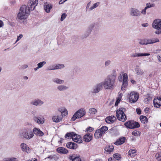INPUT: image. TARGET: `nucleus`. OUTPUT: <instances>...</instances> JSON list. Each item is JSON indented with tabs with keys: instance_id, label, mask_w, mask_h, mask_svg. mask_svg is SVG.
I'll use <instances>...</instances> for the list:
<instances>
[{
	"instance_id": "obj_1",
	"label": "nucleus",
	"mask_w": 161,
	"mask_h": 161,
	"mask_svg": "<svg viewBox=\"0 0 161 161\" xmlns=\"http://www.w3.org/2000/svg\"><path fill=\"white\" fill-rule=\"evenodd\" d=\"M116 75L115 74L108 75L104 81L97 83L92 88V92L97 93L102 90L103 87L105 90H112L116 85Z\"/></svg>"
},
{
	"instance_id": "obj_2",
	"label": "nucleus",
	"mask_w": 161,
	"mask_h": 161,
	"mask_svg": "<svg viewBox=\"0 0 161 161\" xmlns=\"http://www.w3.org/2000/svg\"><path fill=\"white\" fill-rule=\"evenodd\" d=\"M38 3L37 0H30L27 3V6L25 5H23L17 14V20L20 23L23 22L27 17V14L29 15L30 11L34 10Z\"/></svg>"
},
{
	"instance_id": "obj_3",
	"label": "nucleus",
	"mask_w": 161,
	"mask_h": 161,
	"mask_svg": "<svg viewBox=\"0 0 161 161\" xmlns=\"http://www.w3.org/2000/svg\"><path fill=\"white\" fill-rule=\"evenodd\" d=\"M65 137L68 139L71 138L74 142L78 143H81L82 142L80 136L73 132L67 133L65 136Z\"/></svg>"
},
{
	"instance_id": "obj_4",
	"label": "nucleus",
	"mask_w": 161,
	"mask_h": 161,
	"mask_svg": "<svg viewBox=\"0 0 161 161\" xmlns=\"http://www.w3.org/2000/svg\"><path fill=\"white\" fill-rule=\"evenodd\" d=\"M125 109L124 108H120L116 111V117L117 119L121 121H125L126 119V117L124 113L125 111Z\"/></svg>"
},
{
	"instance_id": "obj_5",
	"label": "nucleus",
	"mask_w": 161,
	"mask_h": 161,
	"mask_svg": "<svg viewBox=\"0 0 161 161\" xmlns=\"http://www.w3.org/2000/svg\"><path fill=\"white\" fill-rule=\"evenodd\" d=\"M86 112L84 108H80L76 111L71 119V121H74L76 119L80 118L85 115Z\"/></svg>"
},
{
	"instance_id": "obj_6",
	"label": "nucleus",
	"mask_w": 161,
	"mask_h": 161,
	"mask_svg": "<svg viewBox=\"0 0 161 161\" xmlns=\"http://www.w3.org/2000/svg\"><path fill=\"white\" fill-rule=\"evenodd\" d=\"M152 26L158 30L155 31V33L157 34H161V20L156 19L154 20L153 24Z\"/></svg>"
},
{
	"instance_id": "obj_7",
	"label": "nucleus",
	"mask_w": 161,
	"mask_h": 161,
	"mask_svg": "<svg viewBox=\"0 0 161 161\" xmlns=\"http://www.w3.org/2000/svg\"><path fill=\"white\" fill-rule=\"evenodd\" d=\"M159 40L158 38L144 39L140 40L139 43L141 45H147L159 42Z\"/></svg>"
},
{
	"instance_id": "obj_8",
	"label": "nucleus",
	"mask_w": 161,
	"mask_h": 161,
	"mask_svg": "<svg viewBox=\"0 0 161 161\" xmlns=\"http://www.w3.org/2000/svg\"><path fill=\"white\" fill-rule=\"evenodd\" d=\"M125 126L130 129H134L140 127L139 123L133 120H129L125 123Z\"/></svg>"
},
{
	"instance_id": "obj_9",
	"label": "nucleus",
	"mask_w": 161,
	"mask_h": 161,
	"mask_svg": "<svg viewBox=\"0 0 161 161\" xmlns=\"http://www.w3.org/2000/svg\"><path fill=\"white\" fill-rule=\"evenodd\" d=\"M139 97V94L137 92H131L129 97V101L131 103H135L138 100Z\"/></svg>"
},
{
	"instance_id": "obj_10",
	"label": "nucleus",
	"mask_w": 161,
	"mask_h": 161,
	"mask_svg": "<svg viewBox=\"0 0 161 161\" xmlns=\"http://www.w3.org/2000/svg\"><path fill=\"white\" fill-rule=\"evenodd\" d=\"M130 15L132 16L139 17L141 15L140 11L134 8H131L130 9Z\"/></svg>"
},
{
	"instance_id": "obj_11",
	"label": "nucleus",
	"mask_w": 161,
	"mask_h": 161,
	"mask_svg": "<svg viewBox=\"0 0 161 161\" xmlns=\"http://www.w3.org/2000/svg\"><path fill=\"white\" fill-rule=\"evenodd\" d=\"M44 103V102L38 98L35 99L31 101L30 103V104L36 106H40Z\"/></svg>"
},
{
	"instance_id": "obj_12",
	"label": "nucleus",
	"mask_w": 161,
	"mask_h": 161,
	"mask_svg": "<svg viewBox=\"0 0 161 161\" xmlns=\"http://www.w3.org/2000/svg\"><path fill=\"white\" fill-rule=\"evenodd\" d=\"M20 135L26 139H30L34 136L33 131H22Z\"/></svg>"
},
{
	"instance_id": "obj_13",
	"label": "nucleus",
	"mask_w": 161,
	"mask_h": 161,
	"mask_svg": "<svg viewBox=\"0 0 161 161\" xmlns=\"http://www.w3.org/2000/svg\"><path fill=\"white\" fill-rule=\"evenodd\" d=\"M33 120L39 125L43 124L45 121V119L43 116L41 117L40 116H34L33 118Z\"/></svg>"
},
{
	"instance_id": "obj_14",
	"label": "nucleus",
	"mask_w": 161,
	"mask_h": 161,
	"mask_svg": "<svg viewBox=\"0 0 161 161\" xmlns=\"http://www.w3.org/2000/svg\"><path fill=\"white\" fill-rule=\"evenodd\" d=\"M128 77L126 73L124 74L123 79V84L122 86V90H124L123 88H125L128 85Z\"/></svg>"
},
{
	"instance_id": "obj_15",
	"label": "nucleus",
	"mask_w": 161,
	"mask_h": 161,
	"mask_svg": "<svg viewBox=\"0 0 161 161\" xmlns=\"http://www.w3.org/2000/svg\"><path fill=\"white\" fill-rule=\"evenodd\" d=\"M66 146L68 148L74 150L78 147V145L76 143L71 142H67L66 144Z\"/></svg>"
},
{
	"instance_id": "obj_16",
	"label": "nucleus",
	"mask_w": 161,
	"mask_h": 161,
	"mask_svg": "<svg viewBox=\"0 0 161 161\" xmlns=\"http://www.w3.org/2000/svg\"><path fill=\"white\" fill-rule=\"evenodd\" d=\"M154 106L156 108H159L161 105V98H155L153 101Z\"/></svg>"
},
{
	"instance_id": "obj_17",
	"label": "nucleus",
	"mask_w": 161,
	"mask_h": 161,
	"mask_svg": "<svg viewBox=\"0 0 161 161\" xmlns=\"http://www.w3.org/2000/svg\"><path fill=\"white\" fill-rule=\"evenodd\" d=\"M58 153L61 154H66L69 152L68 150L65 148L60 147L57 149Z\"/></svg>"
},
{
	"instance_id": "obj_18",
	"label": "nucleus",
	"mask_w": 161,
	"mask_h": 161,
	"mask_svg": "<svg viewBox=\"0 0 161 161\" xmlns=\"http://www.w3.org/2000/svg\"><path fill=\"white\" fill-rule=\"evenodd\" d=\"M114 149V147L113 145H107L105 148V152L107 154H110L113 152Z\"/></svg>"
},
{
	"instance_id": "obj_19",
	"label": "nucleus",
	"mask_w": 161,
	"mask_h": 161,
	"mask_svg": "<svg viewBox=\"0 0 161 161\" xmlns=\"http://www.w3.org/2000/svg\"><path fill=\"white\" fill-rule=\"evenodd\" d=\"M21 148L23 151H25L27 153L30 152L31 149L27 147V145L24 143H22L20 145Z\"/></svg>"
},
{
	"instance_id": "obj_20",
	"label": "nucleus",
	"mask_w": 161,
	"mask_h": 161,
	"mask_svg": "<svg viewBox=\"0 0 161 161\" xmlns=\"http://www.w3.org/2000/svg\"><path fill=\"white\" fill-rule=\"evenodd\" d=\"M84 141L86 142H88L92 139V136L90 134H86L83 137Z\"/></svg>"
},
{
	"instance_id": "obj_21",
	"label": "nucleus",
	"mask_w": 161,
	"mask_h": 161,
	"mask_svg": "<svg viewBox=\"0 0 161 161\" xmlns=\"http://www.w3.org/2000/svg\"><path fill=\"white\" fill-rule=\"evenodd\" d=\"M116 120V118L114 116L108 117L106 118L105 120L108 123L111 124L114 121Z\"/></svg>"
},
{
	"instance_id": "obj_22",
	"label": "nucleus",
	"mask_w": 161,
	"mask_h": 161,
	"mask_svg": "<svg viewBox=\"0 0 161 161\" xmlns=\"http://www.w3.org/2000/svg\"><path fill=\"white\" fill-rule=\"evenodd\" d=\"M125 140L126 138L125 137L120 138L114 143V144L117 146L121 145L125 142Z\"/></svg>"
},
{
	"instance_id": "obj_23",
	"label": "nucleus",
	"mask_w": 161,
	"mask_h": 161,
	"mask_svg": "<svg viewBox=\"0 0 161 161\" xmlns=\"http://www.w3.org/2000/svg\"><path fill=\"white\" fill-rule=\"evenodd\" d=\"M52 81L55 83L61 85L64 83V80H61L58 78H55L52 79Z\"/></svg>"
},
{
	"instance_id": "obj_24",
	"label": "nucleus",
	"mask_w": 161,
	"mask_h": 161,
	"mask_svg": "<svg viewBox=\"0 0 161 161\" xmlns=\"http://www.w3.org/2000/svg\"><path fill=\"white\" fill-rule=\"evenodd\" d=\"M69 88L68 87L62 85H60L57 87V89L59 91H64Z\"/></svg>"
},
{
	"instance_id": "obj_25",
	"label": "nucleus",
	"mask_w": 161,
	"mask_h": 161,
	"mask_svg": "<svg viewBox=\"0 0 161 161\" xmlns=\"http://www.w3.org/2000/svg\"><path fill=\"white\" fill-rule=\"evenodd\" d=\"M150 54L149 53H135L132 56L134 57L146 56L150 55Z\"/></svg>"
},
{
	"instance_id": "obj_26",
	"label": "nucleus",
	"mask_w": 161,
	"mask_h": 161,
	"mask_svg": "<svg viewBox=\"0 0 161 161\" xmlns=\"http://www.w3.org/2000/svg\"><path fill=\"white\" fill-rule=\"evenodd\" d=\"M62 119V118L59 117L57 114H56V115L53 116L52 118L53 121L56 123H58L60 122Z\"/></svg>"
},
{
	"instance_id": "obj_27",
	"label": "nucleus",
	"mask_w": 161,
	"mask_h": 161,
	"mask_svg": "<svg viewBox=\"0 0 161 161\" xmlns=\"http://www.w3.org/2000/svg\"><path fill=\"white\" fill-rule=\"evenodd\" d=\"M135 70L138 75H142L144 74L143 70L137 66L135 68Z\"/></svg>"
},
{
	"instance_id": "obj_28",
	"label": "nucleus",
	"mask_w": 161,
	"mask_h": 161,
	"mask_svg": "<svg viewBox=\"0 0 161 161\" xmlns=\"http://www.w3.org/2000/svg\"><path fill=\"white\" fill-rule=\"evenodd\" d=\"M105 131H95L94 134V136L96 139L101 138L103 134L105 133Z\"/></svg>"
},
{
	"instance_id": "obj_29",
	"label": "nucleus",
	"mask_w": 161,
	"mask_h": 161,
	"mask_svg": "<svg viewBox=\"0 0 161 161\" xmlns=\"http://www.w3.org/2000/svg\"><path fill=\"white\" fill-rule=\"evenodd\" d=\"M44 8L45 10L47 13H49L50 11V9L52 8V6L51 4H45L44 6Z\"/></svg>"
},
{
	"instance_id": "obj_30",
	"label": "nucleus",
	"mask_w": 161,
	"mask_h": 161,
	"mask_svg": "<svg viewBox=\"0 0 161 161\" xmlns=\"http://www.w3.org/2000/svg\"><path fill=\"white\" fill-rule=\"evenodd\" d=\"M64 67V65L63 64H58L56 65L54 67L53 69H49L48 68V70H51L52 69H61L62 68H63Z\"/></svg>"
},
{
	"instance_id": "obj_31",
	"label": "nucleus",
	"mask_w": 161,
	"mask_h": 161,
	"mask_svg": "<svg viewBox=\"0 0 161 161\" xmlns=\"http://www.w3.org/2000/svg\"><path fill=\"white\" fill-rule=\"evenodd\" d=\"M128 155L131 157H134L136 155V151L135 149H130L128 152Z\"/></svg>"
},
{
	"instance_id": "obj_32",
	"label": "nucleus",
	"mask_w": 161,
	"mask_h": 161,
	"mask_svg": "<svg viewBox=\"0 0 161 161\" xmlns=\"http://www.w3.org/2000/svg\"><path fill=\"white\" fill-rule=\"evenodd\" d=\"M140 120L142 123L145 124L147 123V119L145 116L141 115L140 117Z\"/></svg>"
},
{
	"instance_id": "obj_33",
	"label": "nucleus",
	"mask_w": 161,
	"mask_h": 161,
	"mask_svg": "<svg viewBox=\"0 0 161 161\" xmlns=\"http://www.w3.org/2000/svg\"><path fill=\"white\" fill-rule=\"evenodd\" d=\"M114 158L117 160H120L121 158V155L118 153H115L113 155Z\"/></svg>"
},
{
	"instance_id": "obj_34",
	"label": "nucleus",
	"mask_w": 161,
	"mask_h": 161,
	"mask_svg": "<svg viewBox=\"0 0 161 161\" xmlns=\"http://www.w3.org/2000/svg\"><path fill=\"white\" fill-rule=\"evenodd\" d=\"M89 112L90 114H95L97 112V111L95 108H91L89 109Z\"/></svg>"
},
{
	"instance_id": "obj_35",
	"label": "nucleus",
	"mask_w": 161,
	"mask_h": 161,
	"mask_svg": "<svg viewBox=\"0 0 161 161\" xmlns=\"http://www.w3.org/2000/svg\"><path fill=\"white\" fill-rule=\"evenodd\" d=\"M33 134H35L37 136H42L44 135V133L43 131H33Z\"/></svg>"
},
{
	"instance_id": "obj_36",
	"label": "nucleus",
	"mask_w": 161,
	"mask_h": 161,
	"mask_svg": "<svg viewBox=\"0 0 161 161\" xmlns=\"http://www.w3.org/2000/svg\"><path fill=\"white\" fill-rule=\"evenodd\" d=\"M100 4V3L99 2H97L95 3H94L93 6L92 7H91L89 9L90 10H92L93 9L97 7Z\"/></svg>"
},
{
	"instance_id": "obj_37",
	"label": "nucleus",
	"mask_w": 161,
	"mask_h": 161,
	"mask_svg": "<svg viewBox=\"0 0 161 161\" xmlns=\"http://www.w3.org/2000/svg\"><path fill=\"white\" fill-rule=\"evenodd\" d=\"M95 26V24L92 23L89 26L88 29L87 30H88L89 31V32H91L92 31L94 27Z\"/></svg>"
},
{
	"instance_id": "obj_38",
	"label": "nucleus",
	"mask_w": 161,
	"mask_h": 161,
	"mask_svg": "<svg viewBox=\"0 0 161 161\" xmlns=\"http://www.w3.org/2000/svg\"><path fill=\"white\" fill-rule=\"evenodd\" d=\"M156 159L158 161H161V153H157L155 155Z\"/></svg>"
},
{
	"instance_id": "obj_39",
	"label": "nucleus",
	"mask_w": 161,
	"mask_h": 161,
	"mask_svg": "<svg viewBox=\"0 0 161 161\" xmlns=\"http://www.w3.org/2000/svg\"><path fill=\"white\" fill-rule=\"evenodd\" d=\"M108 129L107 127L103 126L99 129L96 130V131H107Z\"/></svg>"
},
{
	"instance_id": "obj_40",
	"label": "nucleus",
	"mask_w": 161,
	"mask_h": 161,
	"mask_svg": "<svg viewBox=\"0 0 161 161\" xmlns=\"http://www.w3.org/2000/svg\"><path fill=\"white\" fill-rule=\"evenodd\" d=\"M46 62L45 61H42L41 62L37 64V66L38 67L40 68H42L44 65L46 64Z\"/></svg>"
},
{
	"instance_id": "obj_41",
	"label": "nucleus",
	"mask_w": 161,
	"mask_h": 161,
	"mask_svg": "<svg viewBox=\"0 0 161 161\" xmlns=\"http://www.w3.org/2000/svg\"><path fill=\"white\" fill-rule=\"evenodd\" d=\"M155 6L154 4H151L150 3H147L146 4V8L147 9L148 8L153 7Z\"/></svg>"
},
{
	"instance_id": "obj_42",
	"label": "nucleus",
	"mask_w": 161,
	"mask_h": 161,
	"mask_svg": "<svg viewBox=\"0 0 161 161\" xmlns=\"http://www.w3.org/2000/svg\"><path fill=\"white\" fill-rule=\"evenodd\" d=\"M132 135L136 136H140L141 134L140 131H133L132 133Z\"/></svg>"
},
{
	"instance_id": "obj_43",
	"label": "nucleus",
	"mask_w": 161,
	"mask_h": 161,
	"mask_svg": "<svg viewBox=\"0 0 161 161\" xmlns=\"http://www.w3.org/2000/svg\"><path fill=\"white\" fill-rule=\"evenodd\" d=\"M62 116L63 117H64L68 114V111L66 109L64 110L63 112L61 114Z\"/></svg>"
},
{
	"instance_id": "obj_44",
	"label": "nucleus",
	"mask_w": 161,
	"mask_h": 161,
	"mask_svg": "<svg viewBox=\"0 0 161 161\" xmlns=\"http://www.w3.org/2000/svg\"><path fill=\"white\" fill-rule=\"evenodd\" d=\"M91 32H89L88 30H87L85 32L84 35L83 36V37L84 38H86L90 34Z\"/></svg>"
},
{
	"instance_id": "obj_45",
	"label": "nucleus",
	"mask_w": 161,
	"mask_h": 161,
	"mask_svg": "<svg viewBox=\"0 0 161 161\" xmlns=\"http://www.w3.org/2000/svg\"><path fill=\"white\" fill-rule=\"evenodd\" d=\"M151 100V98L150 97H148L147 98L144 99V101L145 103H148Z\"/></svg>"
},
{
	"instance_id": "obj_46",
	"label": "nucleus",
	"mask_w": 161,
	"mask_h": 161,
	"mask_svg": "<svg viewBox=\"0 0 161 161\" xmlns=\"http://www.w3.org/2000/svg\"><path fill=\"white\" fill-rule=\"evenodd\" d=\"M67 16V15L65 13H64L62 14V15L61 16V19L60 20L61 21H63L65 18L66 17V16Z\"/></svg>"
},
{
	"instance_id": "obj_47",
	"label": "nucleus",
	"mask_w": 161,
	"mask_h": 161,
	"mask_svg": "<svg viewBox=\"0 0 161 161\" xmlns=\"http://www.w3.org/2000/svg\"><path fill=\"white\" fill-rule=\"evenodd\" d=\"M22 37L23 35L22 34H20L19 36H17V39L15 42H16L19 40Z\"/></svg>"
},
{
	"instance_id": "obj_48",
	"label": "nucleus",
	"mask_w": 161,
	"mask_h": 161,
	"mask_svg": "<svg viewBox=\"0 0 161 161\" xmlns=\"http://www.w3.org/2000/svg\"><path fill=\"white\" fill-rule=\"evenodd\" d=\"M66 109L64 108H59L58 109V111L61 113L62 112H63L64 111V110Z\"/></svg>"
},
{
	"instance_id": "obj_49",
	"label": "nucleus",
	"mask_w": 161,
	"mask_h": 161,
	"mask_svg": "<svg viewBox=\"0 0 161 161\" xmlns=\"http://www.w3.org/2000/svg\"><path fill=\"white\" fill-rule=\"evenodd\" d=\"M111 63V61L110 60H107L105 62V65L106 66L109 65Z\"/></svg>"
},
{
	"instance_id": "obj_50",
	"label": "nucleus",
	"mask_w": 161,
	"mask_h": 161,
	"mask_svg": "<svg viewBox=\"0 0 161 161\" xmlns=\"http://www.w3.org/2000/svg\"><path fill=\"white\" fill-rule=\"evenodd\" d=\"M93 130L94 128H93L89 126L87 127L86 131H93Z\"/></svg>"
},
{
	"instance_id": "obj_51",
	"label": "nucleus",
	"mask_w": 161,
	"mask_h": 161,
	"mask_svg": "<svg viewBox=\"0 0 161 161\" xmlns=\"http://www.w3.org/2000/svg\"><path fill=\"white\" fill-rule=\"evenodd\" d=\"M147 8H146V7H145L144 9L143 10H142L141 12V13L142 14H143L144 15H145L146 13V10H147Z\"/></svg>"
},
{
	"instance_id": "obj_52",
	"label": "nucleus",
	"mask_w": 161,
	"mask_h": 161,
	"mask_svg": "<svg viewBox=\"0 0 161 161\" xmlns=\"http://www.w3.org/2000/svg\"><path fill=\"white\" fill-rule=\"evenodd\" d=\"M137 113L138 114H141V111L139 108H137L136 109Z\"/></svg>"
},
{
	"instance_id": "obj_53",
	"label": "nucleus",
	"mask_w": 161,
	"mask_h": 161,
	"mask_svg": "<svg viewBox=\"0 0 161 161\" xmlns=\"http://www.w3.org/2000/svg\"><path fill=\"white\" fill-rule=\"evenodd\" d=\"M16 159L15 158H8L9 161H15Z\"/></svg>"
},
{
	"instance_id": "obj_54",
	"label": "nucleus",
	"mask_w": 161,
	"mask_h": 161,
	"mask_svg": "<svg viewBox=\"0 0 161 161\" xmlns=\"http://www.w3.org/2000/svg\"><path fill=\"white\" fill-rule=\"evenodd\" d=\"M16 159L15 158H8L9 161H15Z\"/></svg>"
},
{
	"instance_id": "obj_55",
	"label": "nucleus",
	"mask_w": 161,
	"mask_h": 161,
	"mask_svg": "<svg viewBox=\"0 0 161 161\" xmlns=\"http://www.w3.org/2000/svg\"><path fill=\"white\" fill-rule=\"evenodd\" d=\"M120 101V99H118L116 100V101L115 103V106H118V103H119V102Z\"/></svg>"
},
{
	"instance_id": "obj_56",
	"label": "nucleus",
	"mask_w": 161,
	"mask_h": 161,
	"mask_svg": "<svg viewBox=\"0 0 161 161\" xmlns=\"http://www.w3.org/2000/svg\"><path fill=\"white\" fill-rule=\"evenodd\" d=\"M142 25L143 27H145L147 26L148 25V24L147 23L142 24Z\"/></svg>"
},
{
	"instance_id": "obj_57",
	"label": "nucleus",
	"mask_w": 161,
	"mask_h": 161,
	"mask_svg": "<svg viewBox=\"0 0 161 161\" xmlns=\"http://www.w3.org/2000/svg\"><path fill=\"white\" fill-rule=\"evenodd\" d=\"M28 67V65L26 64H24L22 66V68L23 69L26 68Z\"/></svg>"
},
{
	"instance_id": "obj_58",
	"label": "nucleus",
	"mask_w": 161,
	"mask_h": 161,
	"mask_svg": "<svg viewBox=\"0 0 161 161\" xmlns=\"http://www.w3.org/2000/svg\"><path fill=\"white\" fill-rule=\"evenodd\" d=\"M3 25V22L0 20V27H2Z\"/></svg>"
},
{
	"instance_id": "obj_59",
	"label": "nucleus",
	"mask_w": 161,
	"mask_h": 161,
	"mask_svg": "<svg viewBox=\"0 0 161 161\" xmlns=\"http://www.w3.org/2000/svg\"><path fill=\"white\" fill-rule=\"evenodd\" d=\"M65 0H61L59 2V3L60 4H63Z\"/></svg>"
},
{
	"instance_id": "obj_60",
	"label": "nucleus",
	"mask_w": 161,
	"mask_h": 161,
	"mask_svg": "<svg viewBox=\"0 0 161 161\" xmlns=\"http://www.w3.org/2000/svg\"><path fill=\"white\" fill-rule=\"evenodd\" d=\"M34 131H41V130H40V129H38L37 128H36V127H35L33 130Z\"/></svg>"
},
{
	"instance_id": "obj_61",
	"label": "nucleus",
	"mask_w": 161,
	"mask_h": 161,
	"mask_svg": "<svg viewBox=\"0 0 161 161\" xmlns=\"http://www.w3.org/2000/svg\"><path fill=\"white\" fill-rule=\"evenodd\" d=\"M148 109L149 108H146L144 110V112L146 113H147L148 111Z\"/></svg>"
},
{
	"instance_id": "obj_62",
	"label": "nucleus",
	"mask_w": 161,
	"mask_h": 161,
	"mask_svg": "<svg viewBox=\"0 0 161 161\" xmlns=\"http://www.w3.org/2000/svg\"><path fill=\"white\" fill-rule=\"evenodd\" d=\"M94 161H103V160L101 158H97Z\"/></svg>"
},
{
	"instance_id": "obj_63",
	"label": "nucleus",
	"mask_w": 161,
	"mask_h": 161,
	"mask_svg": "<svg viewBox=\"0 0 161 161\" xmlns=\"http://www.w3.org/2000/svg\"><path fill=\"white\" fill-rule=\"evenodd\" d=\"M108 161H114V159L112 158H108Z\"/></svg>"
},
{
	"instance_id": "obj_64",
	"label": "nucleus",
	"mask_w": 161,
	"mask_h": 161,
	"mask_svg": "<svg viewBox=\"0 0 161 161\" xmlns=\"http://www.w3.org/2000/svg\"><path fill=\"white\" fill-rule=\"evenodd\" d=\"M158 60L159 61H160V62H161V55L160 56H158Z\"/></svg>"
}]
</instances>
